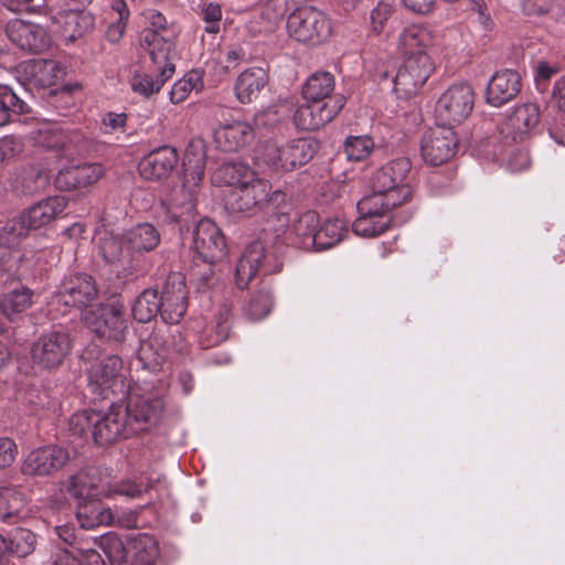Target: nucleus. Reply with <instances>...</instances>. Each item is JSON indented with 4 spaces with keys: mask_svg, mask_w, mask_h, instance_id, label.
Segmentation results:
<instances>
[{
    "mask_svg": "<svg viewBox=\"0 0 565 565\" xmlns=\"http://www.w3.org/2000/svg\"><path fill=\"white\" fill-rule=\"evenodd\" d=\"M103 482V470L99 467H87L81 469L70 478L67 484L68 493L79 502L95 494V490Z\"/></svg>",
    "mask_w": 565,
    "mask_h": 565,
    "instance_id": "473e14b6",
    "label": "nucleus"
},
{
    "mask_svg": "<svg viewBox=\"0 0 565 565\" xmlns=\"http://www.w3.org/2000/svg\"><path fill=\"white\" fill-rule=\"evenodd\" d=\"M214 141L225 152H234L243 149L254 139L253 127L244 120H233L221 124L215 128Z\"/></svg>",
    "mask_w": 565,
    "mask_h": 565,
    "instance_id": "bb28decb",
    "label": "nucleus"
},
{
    "mask_svg": "<svg viewBox=\"0 0 565 565\" xmlns=\"http://www.w3.org/2000/svg\"><path fill=\"white\" fill-rule=\"evenodd\" d=\"M535 70L537 84L548 82L559 71L557 65L550 64L546 61H539Z\"/></svg>",
    "mask_w": 565,
    "mask_h": 565,
    "instance_id": "774afa93",
    "label": "nucleus"
},
{
    "mask_svg": "<svg viewBox=\"0 0 565 565\" xmlns=\"http://www.w3.org/2000/svg\"><path fill=\"white\" fill-rule=\"evenodd\" d=\"M540 113L535 104H524L516 107L500 126V132L512 141H522L539 124Z\"/></svg>",
    "mask_w": 565,
    "mask_h": 565,
    "instance_id": "b1692460",
    "label": "nucleus"
},
{
    "mask_svg": "<svg viewBox=\"0 0 565 565\" xmlns=\"http://www.w3.org/2000/svg\"><path fill=\"white\" fill-rule=\"evenodd\" d=\"M458 139L454 129L445 124L429 128L422 138L420 153L430 166L447 162L457 151Z\"/></svg>",
    "mask_w": 565,
    "mask_h": 565,
    "instance_id": "ddd939ff",
    "label": "nucleus"
},
{
    "mask_svg": "<svg viewBox=\"0 0 565 565\" xmlns=\"http://www.w3.org/2000/svg\"><path fill=\"white\" fill-rule=\"evenodd\" d=\"M158 407L150 405L147 401H140L136 404L131 402L124 408L122 405L114 402L106 403L99 407H88L75 413L70 424H119L124 416L134 422L157 420Z\"/></svg>",
    "mask_w": 565,
    "mask_h": 565,
    "instance_id": "39448f33",
    "label": "nucleus"
},
{
    "mask_svg": "<svg viewBox=\"0 0 565 565\" xmlns=\"http://www.w3.org/2000/svg\"><path fill=\"white\" fill-rule=\"evenodd\" d=\"M316 152L310 139L298 138L285 143L267 141L260 151L262 162L277 171H290L307 163Z\"/></svg>",
    "mask_w": 565,
    "mask_h": 565,
    "instance_id": "423d86ee",
    "label": "nucleus"
},
{
    "mask_svg": "<svg viewBox=\"0 0 565 565\" xmlns=\"http://www.w3.org/2000/svg\"><path fill=\"white\" fill-rule=\"evenodd\" d=\"M159 482V480H148L146 484L142 482H136L130 479L122 480L118 483H116L111 489L110 492L115 494L125 495L128 498H139L145 492H148L150 489L153 488L154 483Z\"/></svg>",
    "mask_w": 565,
    "mask_h": 565,
    "instance_id": "4d7b16f0",
    "label": "nucleus"
},
{
    "mask_svg": "<svg viewBox=\"0 0 565 565\" xmlns=\"http://www.w3.org/2000/svg\"><path fill=\"white\" fill-rule=\"evenodd\" d=\"M146 26L140 32V46L149 54L152 62L177 58L175 39L180 30L156 9L143 11Z\"/></svg>",
    "mask_w": 565,
    "mask_h": 565,
    "instance_id": "7ed1b4c3",
    "label": "nucleus"
},
{
    "mask_svg": "<svg viewBox=\"0 0 565 565\" xmlns=\"http://www.w3.org/2000/svg\"><path fill=\"white\" fill-rule=\"evenodd\" d=\"M403 203L395 200L387 193H382L376 189H372L370 195L364 196L358 202V212L362 215H373L380 218L390 217L388 213Z\"/></svg>",
    "mask_w": 565,
    "mask_h": 565,
    "instance_id": "c9c22d12",
    "label": "nucleus"
},
{
    "mask_svg": "<svg viewBox=\"0 0 565 565\" xmlns=\"http://www.w3.org/2000/svg\"><path fill=\"white\" fill-rule=\"evenodd\" d=\"M86 327L98 338L113 343L125 341L128 332V320L125 318L124 306L102 303L84 315Z\"/></svg>",
    "mask_w": 565,
    "mask_h": 565,
    "instance_id": "1a4fd4ad",
    "label": "nucleus"
},
{
    "mask_svg": "<svg viewBox=\"0 0 565 565\" xmlns=\"http://www.w3.org/2000/svg\"><path fill=\"white\" fill-rule=\"evenodd\" d=\"M375 143L367 136H350L344 142V150L349 160L361 161L366 159L373 151Z\"/></svg>",
    "mask_w": 565,
    "mask_h": 565,
    "instance_id": "603ef678",
    "label": "nucleus"
},
{
    "mask_svg": "<svg viewBox=\"0 0 565 565\" xmlns=\"http://www.w3.org/2000/svg\"><path fill=\"white\" fill-rule=\"evenodd\" d=\"M97 295L94 278L87 274H76L63 280L52 297V305L82 309L95 301Z\"/></svg>",
    "mask_w": 565,
    "mask_h": 565,
    "instance_id": "f8f14e48",
    "label": "nucleus"
},
{
    "mask_svg": "<svg viewBox=\"0 0 565 565\" xmlns=\"http://www.w3.org/2000/svg\"><path fill=\"white\" fill-rule=\"evenodd\" d=\"M521 75L510 68L495 72L490 78L486 100L488 104L500 107L518 96L521 90Z\"/></svg>",
    "mask_w": 565,
    "mask_h": 565,
    "instance_id": "5701e85b",
    "label": "nucleus"
},
{
    "mask_svg": "<svg viewBox=\"0 0 565 565\" xmlns=\"http://www.w3.org/2000/svg\"><path fill=\"white\" fill-rule=\"evenodd\" d=\"M271 306V292L269 290H259L252 296L246 312L250 319L260 320L270 312Z\"/></svg>",
    "mask_w": 565,
    "mask_h": 565,
    "instance_id": "5fc2aeb1",
    "label": "nucleus"
},
{
    "mask_svg": "<svg viewBox=\"0 0 565 565\" xmlns=\"http://www.w3.org/2000/svg\"><path fill=\"white\" fill-rule=\"evenodd\" d=\"M68 459V452L62 447H41L29 454L23 462L22 471L26 475L49 476L60 470Z\"/></svg>",
    "mask_w": 565,
    "mask_h": 565,
    "instance_id": "aec40b11",
    "label": "nucleus"
},
{
    "mask_svg": "<svg viewBox=\"0 0 565 565\" xmlns=\"http://www.w3.org/2000/svg\"><path fill=\"white\" fill-rule=\"evenodd\" d=\"M391 223V217L380 218L373 215H362L355 218L352 230L358 236L375 237L384 233Z\"/></svg>",
    "mask_w": 565,
    "mask_h": 565,
    "instance_id": "8fccbe9b",
    "label": "nucleus"
},
{
    "mask_svg": "<svg viewBox=\"0 0 565 565\" xmlns=\"http://www.w3.org/2000/svg\"><path fill=\"white\" fill-rule=\"evenodd\" d=\"M161 313L160 297L154 289L143 290L135 300L132 306V316L139 322H148L157 313Z\"/></svg>",
    "mask_w": 565,
    "mask_h": 565,
    "instance_id": "79ce46f5",
    "label": "nucleus"
},
{
    "mask_svg": "<svg viewBox=\"0 0 565 565\" xmlns=\"http://www.w3.org/2000/svg\"><path fill=\"white\" fill-rule=\"evenodd\" d=\"M348 234V224L339 217L327 218L313 235L316 250L331 248L343 241Z\"/></svg>",
    "mask_w": 565,
    "mask_h": 565,
    "instance_id": "e433bc0d",
    "label": "nucleus"
},
{
    "mask_svg": "<svg viewBox=\"0 0 565 565\" xmlns=\"http://www.w3.org/2000/svg\"><path fill=\"white\" fill-rule=\"evenodd\" d=\"M393 8L391 4L385 2H379L377 6L371 12V24L375 33L381 32L385 22L392 15Z\"/></svg>",
    "mask_w": 565,
    "mask_h": 565,
    "instance_id": "052dcab7",
    "label": "nucleus"
},
{
    "mask_svg": "<svg viewBox=\"0 0 565 565\" xmlns=\"http://www.w3.org/2000/svg\"><path fill=\"white\" fill-rule=\"evenodd\" d=\"M318 215L312 211H308L300 215V217L292 225V232L297 236L298 241L296 244L303 249H316V243H313V235L318 231Z\"/></svg>",
    "mask_w": 565,
    "mask_h": 565,
    "instance_id": "37998d69",
    "label": "nucleus"
},
{
    "mask_svg": "<svg viewBox=\"0 0 565 565\" xmlns=\"http://www.w3.org/2000/svg\"><path fill=\"white\" fill-rule=\"evenodd\" d=\"M33 303V291L28 287H18L6 292L0 299V310L10 320L28 310Z\"/></svg>",
    "mask_w": 565,
    "mask_h": 565,
    "instance_id": "58836bf2",
    "label": "nucleus"
},
{
    "mask_svg": "<svg viewBox=\"0 0 565 565\" xmlns=\"http://www.w3.org/2000/svg\"><path fill=\"white\" fill-rule=\"evenodd\" d=\"M287 31L298 42L320 44L332 33L329 17L321 10L305 6L295 9L288 17Z\"/></svg>",
    "mask_w": 565,
    "mask_h": 565,
    "instance_id": "0eeeda50",
    "label": "nucleus"
},
{
    "mask_svg": "<svg viewBox=\"0 0 565 565\" xmlns=\"http://www.w3.org/2000/svg\"><path fill=\"white\" fill-rule=\"evenodd\" d=\"M206 150L200 138L192 139L183 157V183L173 189L170 199L161 206L171 222H188L196 212V196L204 177Z\"/></svg>",
    "mask_w": 565,
    "mask_h": 565,
    "instance_id": "f03ea898",
    "label": "nucleus"
},
{
    "mask_svg": "<svg viewBox=\"0 0 565 565\" xmlns=\"http://www.w3.org/2000/svg\"><path fill=\"white\" fill-rule=\"evenodd\" d=\"M92 435L95 444L99 447H108L129 436L126 426H93Z\"/></svg>",
    "mask_w": 565,
    "mask_h": 565,
    "instance_id": "6e6d98bb",
    "label": "nucleus"
},
{
    "mask_svg": "<svg viewBox=\"0 0 565 565\" xmlns=\"http://www.w3.org/2000/svg\"><path fill=\"white\" fill-rule=\"evenodd\" d=\"M256 172L246 163L231 161L221 164L212 174V182L217 185L238 188L250 182Z\"/></svg>",
    "mask_w": 565,
    "mask_h": 565,
    "instance_id": "72a5a7b5",
    "label": "nucleus"
},
{
    "mask_svg": "<svg viewBox=\"0 0 565 565\" xmlns=\"http://www.w3.org/2000/svg\"><path fill=\"white\" fill-rule=\"evenodd\" d=\"M345 99L337 96L324 102H307L294 115L295 124L302 130H317L330 122L343 108Z\"/></svg>",
    "mask_w": 565,
    "mask_h": 565,
    "instance_id": "dca6fc26",
    "label": "nucleus"
},
{
    "mask_svg": "<svg viewBox=\"0 0 565 565\" xmlns=\"http://www.w3.org/2000/svg\"><path fill=\"white\" fill-rule=\"evenodd\" d=\"M26 502L25 494L18 487H0V519L4 522H14Z\"/></svg>",
    "mask_w": 565,
    "mask_h": 565,
    "instance_id": "ea45409f",
    "label": "nucleus"
},
{
    "mask_svg": "<svg viewBox=\"0 0 565 565\" xmlns=\"http://www.w3.org/2000/svg\"><path fill=\"white\" fill-rule=\"evenodd\" d=\"M179 161L177 150L172 147H160L139 162V173L147 180H161L167 178Z\"/></svg>",
    "mask_w": 565,
    "mask_h": 565,
    "instance_id": "cd10ccee",
    "label": "nucleus"
},
{
    "mask_svg": "<svg viewBox=\"0 0 565 565\" xmlns=\"http://www.w3.org/2000/svg\"><path fill=\"white\" fill-rule=\"evenodd\" d=\"M152 63L156 74L136 72L129 82L132 92L146 98L159 93L164 83L172 77L175 71L174 60Z\"/></svg>",
    "mask_w": 565,
    "mask_h": 565,
    "instance_id": "c85d7f7f",
    "label": "nucleus"
},
{
    "mask_svg": "<svg viewBox=\"0 0 565 565\" xmlns=\"http://www.w3.org/2000/svg\"><path fill=\"white\" fill-rule=\"evenodd\" d=\"M122 243H126L136 259L140 260L143 253L153 250L160 243L158 230L150 223H142L134 226L122 235Z\"/></svg>",
    "mask_w": 565,
    "mask_h": 565,
    "instance_id": "2f4dec72",
    "label": "nucleus"
},
{
    "mask_svg": "<svg viewBox=\"0 0 565 565\" xmlns=\"http://www.w3.org/2000/svg\"><path fill=\"white\" fill-rule=\"evenodd\" d=\"M134 565H154L159 557L158 542L152 535L141 533L130 543Z\"/></svg>",
    "mask_w": 565,
    "mask_h": 565,
    "instance_id": "a19ab883",
    "label": "nucleus"
},
{
    "mask_svg": "<svg viewBox=\"0 0 565 565\" xmlns=\"http://www.w3.org/2000/svg\"><path fill=\"white\" fill-rule=\"evenodd\" d=\"M25 79L38 87H50L65 76V67L57 61L32 58L20 65Z\"/></svg>",
    "mask_w": 565,
    "mask_h": 565,
    "instance_id": "393cba45",
    "label": "nucleus"
},
{
    "mask_svg": "<svg viewBox=\"0 0 565 565\" xmlns=\"http://www.w3.org/2000/svg\"><path fill=\"white\" fill-rule=\"evenodd\" d=\"M202 86L201 73L199 71H191L173 84L170 90V99L173 104H180L188 98L191 92H199Z\"/></svg>",
    "mask_w": 565,
    "mask_h": 565,
    "instance_id": "09e8293b",
    "label": "nucleus"
},
{
    "mask_svg": "<svg viewBox=\"0 0 565 565\" xmlns=\"http://www.w3.org/2000/svg\"><path fill=\"white\" fill-rule=\"evenodd\" d=\"M30 232L31 228L25 222L22 212H20L0 227V245L12 248L24 239Z\"/></svg>",
    "mask_w": 565,
    "mask_h": 565,
    "instance_id": "c03bdc74",
    "label": "nucleus"
},
{
    "mask_svg": "<svg viewBox=\"0 0 565 565\" xmlns=\"http://www.w3.org/2000/svg\"><path fill=\"white\" fill-rule=\"evenodd\" d=\"M475 93L470 85L461 83L450 86L439 97L435 113L445 125L462 122L472 111Z\"/></svg>",
    "mask_w": 565,
    "mask_h": 565,
    "instance_id": "9b49d317",
    "label": "nucleus"
},
{
    "mask_svg": "<svg viewBox=\"0 0 565 565\" xmlns=\"http://www.w3.org/2000/svg\"><path fill=\"white\" fill-rule=\"evenodd\" d=\"M334 89V78L328 72H317L312 74L302 88V97L307 102H324L334 98L331 93Z\"/></svg>",
    "mask_w": 565,
    "mask_h": 565,
    "instance_id": "4c0bfd02",
    "label": "nucleus"
},
{
    "mask_svg": "<svg viewBox=\"0 0 565 565\" xmlns=\"http://www.w3.org/2000/svg\"><path fill=\"white\" fill-rule=\"evenodd\" d=\"M193 248L206 263H215L226 255V243L217 225L211 220H201L193 234Z\"/></svg>",
    "mask_w": 565,
    "mask_h": 565,
    "instance_id": "6ab92c4d",
    "label": "nucleus"
},
{
    "mask_svg": "<svg viewBox=\"0 0 565 565\" xmlns=\"http://www.w3.org/2000/svg\"><path fill=\"white\" fill-rule=\"evenodd\" d=\"M127 121L125 113H107L102 119L103 129L106 134H111L124 129Z\"/></svg>",
    "mask_w": 565,
    "mask_h": 565,
    "instance_id": "338daca9",
    "label": "nucleus"
},
{
    "mask_svg": "<svg viewBox=\"0 0 565 565\" xmlns=\"http://www.w3.org/2000/svg\"><path fill=\"white\" fill-rule=\"evenodd\" d=\"M71 350L67 333L52 331L39 338L31 350L32 360L42 367L51 369L60 365Z\"/></svg>",
    "mask_w": 565,
    "mask_h": 565,
    "instance_id": "a211bd4d",
    "label": "nucleus"
},
{
    "mask_svg": "<svg viewBox=\"0 0 565 565\" xmlns=\"http://www.w3.org/2000/svg\"><path fill=\"white\" fill-rule=\"evenodd\" d=\"M282 264L273 250H268L264 242L250 243L236 265L235 276L238 288H245L258 270L274 274L281 269Z\"/></svg>",
    "mask_w": 565,
    "mask_h": 565,
    "instance_id": "9d476101",
    "label": "nucleus"
},
{
    "mask_svg": "<svg viewBox=\"0 0 565 565\" xmlns=\"http://www.w3.org/2000/svg\"><path fill=\"white\" fill-rule=\"evenodd\" d=\"M34 142L50 150H61L66 145V136L55 124H43L33 132Z\"/></svg>",
    "mask_w": 565,
    "mask_h": 565,
    "instance_id": "de8ad7c7",
    "label": "nucleus"
},
{
    "mask_svg": "<svg viewBox=\"0 0 565 565\" xmlns=\"http://www.w3.org/2000/svg\"><path fill=\"white\" fill-rule=\"evenodd\" d=\"M7 35L22 50L42 52L50 46V36L39 24L23 20H12L7 25Z\"/></svg>",
    "mask_w": 565,
    "mask_h": 565,
    "instance_id": "412c9836",
    "label": "nucleus"
},
{
    "mask_svg": "<svg viewBox=\"0 0 565 565\" xmlns=\"http://www.w3.org/2000/svg\"><path fill=\"white\" fill-rule=\"evenodd\" d=\"M246 52L241 45H233L228 47L220 57V63L224 72L234 70L237 65L244 62Z\"/></svg>",
    "mask_w": 565,
    "mask_h": 565,
    "instance_id": "bf43d9fd",
    "label": "nucleus"
},
{
    "mask_svg": "<svg viewBox=\"0 0 565 565\" xmlns=\"http://www.w3.org/2000/svg\"><path fill=\"white\" fill-rule=\"evenodd\" d=\"M56 23L61 38L66 44H72L94 30L95 17L85 10L71 9L61 13Z\"/></svg>",
    "mask_w": 565,
    "mask_h": 565,
    "instance_id": "c756f323",
    "label": "nucleus"
},
{
    "mask_svg": "<svg viewBox=\"0 0 565 565\" xmlns=\"http://www.w3.org/2000/svg\"><path fill=\"white\" fill-rule=\"evenodd\" d=\"M122 361L117 355H107L94 362L87 369L88 386L92 392L108 399L109 394L124 386L120 371Z\"/></svg>",
    "mask_w": 565,
    "mask_h": 565,
    "instance_id": "4468645a",
    "label": "nucleus"
},
{
    "mask_svg": "<svg viewBox=\"0 0 565 565\" xmlns=\"http://www.w3.org/2000/svg\"><path fill=\"white\" fill-rule=\"evenodd\" d=\"M18 455V446L10 438H0V469L10 466Z\"/></svg>",
    "mask_w": 565,
    "mask_h": 565,
    "instance_id": "0e129e2a",
    "label": "nucleus"
},
{
    "mask_svg": "<svg viewBox=\"0 0 565 565\" xmlns=\"http://www.w3.org/2000/svg\"><path fill=\"white\" fill-rule=\"evenodd\" d=\"M285 198L284 192L271 191L270 183L256 174L250 182L232 189L226 199V207L232 213L254 215L264 210L275 211Z\"/></svg>",
    "mask_w": 565,
    "mask_h": 565,
    "instance_id": "20e7f679",
    "label": "nucleus"
},
{
    "mask_svg": "<svg viewBox=\"0 0 565 565\" xmlns=\"http://www.w3.org/2000/svg\"><path fill=\"white\" fill-rule=\"evenodd\" d=\"M522 8L526 15H545L552 9V0H523Z\"/></svg>",
    "mask_w": 565,
    "mask_h": 565,
    "instance_id": "69168bd1",
    "label": "nucleus"
},
{
    "mask_svg": "<svg viewBox=\"0 0 565 565\" xmlns=\"http://www.w3.org/2000/svg\"><path fill=\"white\" fill-rule=\"evenodd\" d=\"M29 111V106L8 86H0V127L12 120L13 115Z\"/></svg>",
    "mask_w": 565,
    "mask_h": 565,
    "instance_id": "a18cd8bd",
    "label": "nucleus"
},
{
    "mask_svg": "<svg viewBox=\"0 0 565 565\" xmlns=\"http://www.w3.org/2000/svg\"><path fill=\"white\" fill-rule=\"evenodd\" d=\"M98 545L113 565H121L126 562L127 552L124 542L117 535L113 533L103 535Z\"/></svg>",
    "mask_w": 565,
    "mask_h": 565,
    "instance_id": "864d4df0",
    "label": "nucleus"
},
{
    "mask_svg": "<svg viewBox=\"0 0 565 565\" xmlns=\"http://www.w3.org/2000/svg\"><path fill=\"white\" fill-rule=\"evenodd\" d=\"M64 195H53L38 201L21 212L31 231L51 226L67 206Z\"/></svg>",
    "mask_w": 565,
    "mask_h": 565,
    "instance_id": "4be33fe9",
    "label": "nucleus"
},
{
    "mask_svg": "<svg viewBox=\"0 0 565 565\" xmlns=\"http://www.w3.org/2000/svg\"><path fill=\"white\" fill-rule=\"evenodd\" d=\"M159 297L162 319L170 324L179 323L188 308V290L183 275L170 274Z\"/></svg>",
    "mask_w": 565,
    "mask_h": 565,
    "instance_id": "f3484780",
    "label": "nucleus"
},
{
    "mask_svg": "<svg viewBox=\"0 0 565 565\" xmlns=\"http://www.w3.org/2000/svg\"><path fill=\"white\" fill-rule=\"evenodd\" d=\"M97 247L99 255L118 276L127 278L139 270V259H136L126 243H122V236L99 233Z\"/></svg>",
    "mask_w": 565,
    "mask_h": 565,
    "instance_id": "2eb2a0df",
    "label": "nucleus"
},
{
    "mask_svg": "<svg viewBox=\"0 0 565 565\" xmlns=\"http://www.w3.org/2000/svg\"><path fill=\"white\" fill-rule=\"evenodd\" d=\"M105 169L100 163L72 166L58 171L55 183L64 191L89 186L100 180Z\"/></svg>",
    "mask_w": 565,
    "mask_h": 565,
    "instance_id": "a878e982",
    "label": "nucleus"
},
{
    "mask_svg": "<svg viewBox=\"0 0 565 565\" xmlns=\"http://www.w3.org/2000/svg\"><path fill=\"white\" fill-rule=\"evenodd\" d=\"M9 545L12 556L26 557L35 550L36 536L32 531L19 527L12 533Z\"/></svg>",
    "mask_w": 565,
    "mask_h": 565,
    "instance_id": "3c124183",
    "label": "nucleus"
},
{
    "mask_svg": "<svg viewBox=\"0 0 565 565\" xmlns=\"http://www.w3.org/2000/svg\"><path fill=\"white\" fill-rule=\"evenodd\" d=\"M76 518L82 529L90 530L99 525H108L113 522V513L109 509L99 508L95 504H82L76 513Z\"/></svg>",
    "mask_w": 565,
    "mask_h": 565,
    "instance_id": "49530a36",
    "label": "nucleus"
},
{
    "mask_svg": "<svg viewBox=\"0 0 565 565\" xmlns=\"http://www.w3.org/2000/svg\"><path fill=\"white\" fill-rule=\"evenodd\" d=\"M168 350L163 337L159 333L150 334L142 340L138 350V359L142 366L148 370H158L167 359Z\"/></svg>",
    "mask_w": 565,
    "mask_h": 565,
    "instance_id": "f704fd0d",
    "label": "nucleus"
},
{
    "mask_svg": "<svg viewBox=\"0 0 565 565\" xmlns=\"http://www.w3.org/2000/svg\"><path fill=\"white\" fill-rule=\"evenodd\" d=\"M202 19L206 23L205 31L207 33H217L220 31V22L222 20V9L217 3L210 2L202 8Z\"/></svg>",
    "mask_w": 565,
    "mask_h": 565,
    "instance_id": "13d9d810",
    "label": "nucleus"
},
{
    "mask_svg": "<svg viewBox=\"0 0 565 565\" xmlns=\"http://www.w3.org/2000/svg\"><path fill=\"white\" fill-rule=\"evenodd\" d=\"M443 36L420 24L402 30L397 38V50L403 58L394 77V90L401 96H412L428 79L433 57L443 49Z\"/></svg>",
    "mask_w": 565,
    "mask_h": 565,
    "instance_id": "f257e3e1",
    "label": "nucleus"
},
{
    "mask_svg": "<svg viewBox=\"0 0 565 565\" xmlns=\"http://www.w3.org/2000/svg\"><path fill=\"white\" fill-rule=\"evenodd\" d=\"M412 180V163L403 157L382 166L373 174L371 188L405 203L413 195Z\"/></svg>",
    "mask_w": 565,
    "mask_h": 565,
    "instance_id": "6e6552de",
    "label": "nucleus"
},
{
    "mask_svg": "<svg viewBox=\"0 0 565 565\" xmlns=\"http://www.w3.org/2000/svg\"><path fill=\"white\" fill-rule=\"evenodd\" d=\"M287 12V0H267L263 7L262 15L269 22H276Z\"/></svg>",
    "mask_w": 565,
    "mask_h": 565,
    "instance_id": "680f3d73",
    "label": "nucleus"
},
{
    "mask_svg": "<svg viewBox=\"0 0 565 565\" xmlns=\"http://www.w3.org/2000/svg\"><path fill=\"white\" fill-rule=\"evenodd\" d=\"M268 84V74L263 67L243 71L234 83V94L241 104H249L258 98Z\"/></svg>",
    "mask_w": 565,
    "mask_h": 565,
    "instance_id": "7c9ffc66",
    "label": "nucleus"
},
{
    "mask_svg": "<svg viewBox=\"0 0 565 565\" xmlns=\"http://www.w3.org/2000/svg\"><path fill=\"white\" fill-rule=\"evenodd\" d=\"M22 141L13 136L0 139V162L10 159L22 151Z\"/></svg>",
    "mask_w": 565,
    "mask_h": 565,
    "instance_id": "e2e57ef3",
    "label": "nucleus"
}]
</instances>
